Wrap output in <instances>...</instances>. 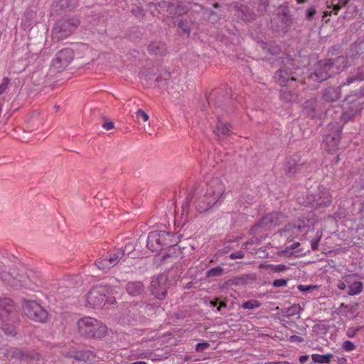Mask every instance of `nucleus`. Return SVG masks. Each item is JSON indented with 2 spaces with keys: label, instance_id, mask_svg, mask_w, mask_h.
<instances>
[{
  "label": "nucleus",
  "instance_id": "f257e3e1",
  "mask_svg": "<svg viewBox=\"0 0 364 364\" xmlns=\"http://www.w3.org/2000/svg\"><path fill=\"white\" fill-rule=\"evenodd\" d=\"M225 186L218 178L210 180L205 192L196 200V209L200 213L220 205L224 198Z\"/></svg>",
  "mask_w": 364,
  "mask_h": 364
},
{
  "label": "nucleus",
  "instance_id": "f03ea898",
  "mask_svg": "<svg viewBox=\"0 0 364 364\" xmlns=\"http://www.w3.org/2000/svg\"><path fill=\"white\" fill-rule=\"evenodd\" d=\"M180 236L171 234L165 230H156L151 232L147 237V247L152 252L159 251L164 247L176 245Z\"/></svg>",
  "mask_w": 364,
  "mask_h": 364
},
{
  "label": "nucleus",
  "instance_id": "7ed1b4c3",
  "mask_svg": "<svg viewBox=\"0 0 364 364\" xmlns=\"http://www.w3.org/2000/svg\"><path fill=\"white\" fill-rule=\"evenodd\" d=\"M77 326L80 333L87 338H102L106 333V326L91 317L80 319Z\"/></svg>",
  "mask_w": 364,
  "mask_h": 364
},
{
  "label": "nucleus",
  "instance_id": "20e7f679",
  "mask_svg": "<svg viewBox=\"0 0 364 364\" xmlns=\"http://www.w3.org/2000/svg\"><path fill=\"white\" fill-rule=\"evenodd\" d=\"M79 25L80 21L75 17L59 20L53 29V39L60 41L66 38L73 33Z\"/></svg>",
  "mask_w": 364,
  "mask_h": 364
},
{
  "label": "nucleus",
  "instance_id": "39448f33",
  "mask_svg": "<svg viewBox=\"0 0 364 364\" xmlns=\"http://www.w3.org/2000/svg\"><path fill=\"white\" fill-rule=\"evenodd\" d=\"M23 309L25 314L35 321L42 323L48 318V311L35 301H24Z\"/></svg>",
  "mask_w": 364,
  "mask_h": 364
},
{
  "label": "nucleus",
  "instance_id": "423d86ee",
  "mask_svg": "<svg viewBox=\"0 0 364 364\" xmlns=\"http://www.w3.org/2000/svg\"><path fill=\"white\" fill-rule=\"evenodd\" d=\"M109 291L107 286H96L92 287L86 295L87 304L92 307L101 306L106 301Z\"/></svg>",
  "mask_w": 364,
  "mask_h": 364
},
{
  "label": "nucleus",
  "instance_id": "0eeeda50",
  "mask_svg": "<svg viewBox=\"0 0 364 364\" xmlns=\"http://www.w3.org/2000/svg\"><path fill=\"white\" fill-rule=\"evenodd\" d=\"M336 73H338V70H334L333 63L331 60L326 59L318 63L316 70L313 75H311V77L314 78L318 82H321L326 80Z\"/></svg>",
  "mask_w": 364,
  "mask_h": 364
},
{
  "label": "nucleus",
  "instance_id": "6e6552de",
  "mask_svg": "<svg viewBox=\"0 0 364 364\" xmlns=\"http://www.w3.org/2000/svg\"><path fill=\"white\" fill-rule=\"evenodd\" d=\"M73 58L74 54L71 49H63L56 54L55 58L53 60L52 67L57 72H60L68 66Z\"/></svg>",
  "mask_w": 364,
  "mask_h": 364
},
{
  "label": "nucleus",
  "instance_id": "1a4fd4ad",
  "mask_svg": "<svg viewBox=\"0 0 364 364\" xmlns=\"http://www.w3.org/2000/svg\"><path fill=\"white\" fill-rule=\"evenodd\" d=\"M167 279L166 275L160 274L153 277L151 281L150 291L158 299H164L166 297Z\"/></svg>",
  "mask_w": 364,
  "mask_h": 364
},
{
  "label": "nucleus",
  "instance_id": "9d476101",
  "mask_svg": "<svg viewBox=\"0 0 364 364\" xmlns=\"http://www.w3.org/2000/svg\"><path fill=\"white\" fill-rule=\"evenodd\" d=\"M282 215L279 213H271L266 214L252 227L251 231L256 233L260 228H269L272 226L279 225L282 222Z\"/></svg>",
  "mask_w": 364,
  "mask_h": 364
},
{
  "label": "nucleus",
  "instance_id": "9b49d317",
  "mask_svg": "<svg viewBox=\"0 0 364 364\" xmlns=\"http://www.w3.org/2000/svg\"><path fill=\"white\" fill-rule=\"evenodd\" d=\"M0 279L9 286L19 288L24 287L23 281L16 277L12 273L7 271L6 267L0 263Z\"/></svg>",
  "mask_w": 364,
  "mask_h": 364
},
{
  "label": "nucleus",
  "instance_id": "f8f14e48",
  "mask_svg": "<svg viewBox=\"0 0 364 364\" xmlns=\"http://www.w3.org/2000/svg\"><path fill=\"white\" fill-rule=\"evenodd\" d=\"M332 196L330 191L326 188L319 189L317 198L313 201H309L312 206L315 208H321L328 206L331 203Z\"/></svg>",
  "mask_w": 364,
  "mask_h": 364
},
{
  "label": "nucleus",
  "instance_id": "ddd939ff",
  "mask_svg": "<svg viewBox=\"0 0 364 364\" xmlns=\"http://www.w3.org/2000/svg\"><path fill=\"white\" fill-rule=\"evenodd\" d=\"M341 139L340 130L337 129L332 134H327L323 139V148L329 153H333L338 149Z\"/></svg>",
  "mask_w": 364,
  "mask_h": 364
},
{
  "label": "nucleus",
  "instance_id": "4468645a",
  "mask_svg": "<svg viewBox=\"0 0 364 364\" xmlns=\"http://www.w3.org/2000/svg\"><path fill=\"white\" fill-rule=\"evenodd\" d=\"M274 78L281 86H286L289 81L296 80L291 69L286 67L277 70L275 73Z\"/></svg>",
  "mask_w": 364,
  "mask_h": 364
},
{
  "label": "nucleus",
  "instance_id": "2eb2a0df",
  "mask_svg": "<svg viewBox=\"0 0 364 364\" xmlns=\"http://www.w3.org/2000/svg\"><path fill=\"white\" fill-rule=\"evenodd\" d=\"M14 305L11 299L4 298L0 299V319L3 321L9 320V316L12 315Z\"/></svg>",
  "mask_w": 364,
  "mask_h": 364
},
{
  "label": "nucleus",
  "instance_id": "dca6fc26",
  "mask_svg": "<svg viewBox=\"0 0 364 364\" xmlns=\"http://www.w3.org/2000/svg\"><path fill=\"white\" fill-rule=\"evenodd\" d=\"M358 307L359 306L357 303L350 306L346 305L342 303L338 308V311L341 315L347 317L348 319H353L359 314Z\"/></svg>",
  "mask_w": 364,
  "mask_h": 364
},
{
  "label": "nucleus",
  "instance_id": "f3484780",
  "mask_svg": "<svg viewBox=\"0 0 364 364\" xmlns=\"http://www.w3.org/2000/svg\"><path fill=\"white\" fill-rule=\"evenodd\" d=\"M53 6L56 11H72L77 6V0H56Z\"/></svg>",
  "mask_w": 364,
  "mask_h": 364
},
{
  "label": "nucleus",
  "instance_id": "a211bd4d",
  "mask_svg": "<svg viewBox=\"0 0 364 364\" xmlns=\"http://www.w3.org/2000/svg\"><path fill=\"white\" fill-rule=\"evenodd\" d=\"M149 53L156 55H164L166 53V46L161 41H152L148 46Z\"/></svg>",
  "mask_w": 364,
  "mask_h": 364
},
{
  "label": "nucleus",
  "instance_id": "6ab92c4d",
  "mask_svg": "<svg viewBox=\"0 0 364 364\" xmlns=\"http://www.w3.org/2000/svg\"><path fill=\"white\" fill-rule=\"evenodd\" d=\"M341 85L338 87H328L323 91V98L327 102H335L341 97Z\"/></svg>",
  "mask_w": 364,
  "mask_h": 364
},
{
  "label": "nucleus",
  "instance_id": "aec40b11",
  "mask_svg": "<svg viewBox=\"0 0 364 364\" xmlns=\"http://www.w3.org/2000/svg\"><path fill=\"white\" fill-rule=\"evenodd\" d=\"M126 290L129 295L134 296L143 292L144 286L141 282H130L127 284Z\"/></svg>",
  "mask_w": 364,
  "mask_h": 364
},
{
  "label": "nucleus",
  "instance_id": "412c9836",
  "mask_svg": "<svg viewBox=\"0 0 364 364\" xmlns=\"http://www.w3.org/2000/svg\"><path fill=\"white\" fill-rule=\"evenodd\" d=\"M112 267L117 265L121 260L124 259V252L122 249H117L109 253L106 257Z\"/></svg>",
  "mask_w": 364,
  "mask_h": 364
},
{
  "label": "nucleus",
  "instance_id": "4be33fe9",
  "mask_svg": "<svg viewBox=\"0 0 364 364\" xmlns=\"http://www.w3.org/2000/svg\"><path fill=\"white\" fill-rule=\"evenodd\" d=\"M232 127L230 124L226 122H223L218 119V122L216 126V134L218 137H223L225 136H228L231 132Z\"/></svg>",
  "mask_w": 364,
  "mask_h": 364
},
{
  "label": "nucleus",
  "instance_id": "5701e85b",
  "mask_svg": "<svg viewBox=\"0 0 364 364\" xmlns=\"http://www.w3.org/2000/svg\"><path fill=\"white\" fill-rule=\"evenodd\" d=\"M364 80V65L359 67L356 73L351 76L347 77L346 81L341 84V86L349 85L353 82L356 81H363Z\"/></svg>",
  "mask_w": 364,
  "mask_h": 364
},
{
  "label": "nucleus",
  "instance_id": "b1692460",
  "mask_svg": "<svg viewBox=\"0 0 364 364\" xmlns=\"http://www.w3.org/2000/svg\"><path fill=\"white\" fill-rule=\"evenodd\" d=\"M305 228V225L303 222H299L297 225L288 224L284 226V232L289 233V236L297 235L302 232V229Z\"/></svg>",
  "mask_w": 364,
  "mask_h": 364
},
{
  "label": "nucleus",
  "instance_id": "393cba45",
  "mask_svg": "<svg viewBox=\"0 0 364 364\" xmlns=\"http://www.w3.org/2000/svg\"><path fill=\"white\" fill-rule=\"evenodd\" d=\"M349 1L350 0H332L331 1L332 6H333L332 10L325 11L323 13V17L325 18L328 16H331V14L333 13V11H334L335 14H337L338 11L340 10V9L342 6H346L349 2Z\"/></svg>",
  "mask_w": 364,
  "mask_h": 364
},
{
  "label": "nucleus",
  "instance_id": "a878e982",
  "mask_svg": "<svg viewBox=\"0 0 364 364\" xmlns=\"http://www.w3.org/2000/svg\"><path fill=\"white\" fill-rule=\"evenodd\" d=\"M70 357L79 361L87 362L90 360L94 357L93 353L90 350L77 351L73 355H70Z\"/></svg>",
  "mask_w": 364,
  "mask_h": 364
},
{
  "label": "nucleus",
  "instance_id": "bb28decb",
  "mask_svg": "<svg viewBox=\"0 0 364 364\" xmlns=\"http://www.w3.org/2000/svg\"><path fill=\"white\" fill-rule=\"evenodd\" d=\"M299 168V164H297L296 157L288 158L285 164L284 170L289 173H296Z\"/></svg>",
  "mask_w": 364,
  "mask_h": 364
},
{
  "label": "nucleus",
  "instance_id": "cd10ccee",
  "mask_svg": "<svg viewBox=\"0 0 364 364\" xmlns=\"http://www.w3.org/2000/svg\"><path fill=\"white\" fill-rule=\"evenodd\" d=\"M363 285L361 282H352L348 286V294L350 296L358 295L363 291Z\"/></svg>",
  "mask_w": 364,
  "mask_h": 364
},
{
  "label": "nucleus",
  "instance_id": "c85d7f7f",
  "mask_svg": "<svg viewBox=\"0 0 364 364\" xmlns=\"http://www.w3.org/2000/svg\"><path fill=\"white\" fill-rule=\"evenodd\" d=\"M332 358H333V355L331 353H328L326 355L313 354L311 355L312 360L314 363H321V364L330 363L331 359Z\"/></svg>",
  "mask_w": 364,
  "mask_h": 364
},
{
  "label": "nucleus",
  "instance_id": "c756f323",
  "mask_svg": "<svg viewBox=\"0 0 364 364\" xmlns=\"http://www.w3.org/2000/svg\"><path fill=\"white\" fill-rule=\"evenodd\" d=\"M278 18L281 21L283 28H287L291 23V17L287 11H282L277 14Z\"/></svg>",
  "mask_w": 364,
  "mask_h": 364
},
{
  "label": "nucleus",
  "instance_id": "7c9ffc66",
  "mask_svg": "<svg viewBox=\"0 0 364 364\" xmlns=\"http://www.w3.org/2000/svg\"><path fill=\"white\" fill-rule=\"evenodd\" d=\"M280 99L287 102H293L296 100V95L287 89H282L280 90Z\"/></svg>",
  "mask_w": 364,
  "mask_h": 364
},
{
  "label": "nucleus",
  "instance_id": "2f4dec72",
  "mask_svg": "<svg viewBox=\"0 0 364 364\" xmlns=\"http://www.w3.org/2000/svg\"><path fill=\"white\" fill-rule=\"evenodd\" d=\"M95 265L100 270H102L105 272H107L112 267L107 257L99 258L97 260H96Z\"/></svg>",
  "mask_w": 364,
  "mask_h": 364
},
{
  "label": "nucleus",
  "instance_id": "473e14b6",
  "mask_svg": "<svg viewBox=\"0 0 364 364\" xmlns=\"http://www.w3.org/2000/svg\"><path fill=\"white\" fill-rule=\"evenodd\" d=\"M301 311V307L299 304H295L291 306L290 307L287 308L285 310V313L284 314V316H287L288 318L300 314V312Z\"/></svg>",
  "mask_w": 364,
  "mask_h": 364
},
{
  "label": "nucleus",
  "instance_id": "72a5a7b5",
  "mask_svg": "<svg viewBox=\"0 0 364 364\" xmlns=\"http://www.w3.org/2000/svg\"><path fill=\"white\" fill-rule=\"evenodd\" d=\"M224 273L225 271L223 268H222L221 267H216L208 270L205 274L207 277H215L222 276L223 274H224Z\"/></svg>",
  "mask_w": 364,
  "mask_h": 364
},
{
  "label": "nucleus",
  "instance_id": "f704fd0d",
  "mask_svg": "<svg viewBox=\"0 0 364 364\" xmlns=\"http://www.w3.org/2000/svg\"><path fill=\"white\" fill-rule=\"evenodd\" d=\"M254 278L250 275H242V277H235L232 279V284L235 285H244L249 282V280H252Z\"/></svg>",
  "mask_w": 364,
  "mask_h": 364
},
{
  "label": "nucleus",
  "instance_id": "c9c22d12",
  "mask_svg": "<svg viewBox=\"0 0 364 364\" xmlns=\"http://www.w3.org/2000/svg\"><path fill=\"white\" fill-rule=\"evenodd\" d=\"M355 274H347L343 277V281H338L337 284L338 289L341 290H343L346 289V283H351L353 282V278L355 277Z\"/></svg>",
  "mask_w": 364,
  "mask_h": 364
},
{
  "label": "nucleus",
  "instance_id": "e433bc0d",
  "mask_svg": "<svg viewBox=\"0 0 364 364\" xmlns=\"http://www.w3.org/2000/svg\"><path fill=\"white\" fill-rule=\"evenodd\" d=\"M260 302L257 300L251 299L242 303V306L245 309H254L259 307Z\"/></svg>",
  "mask_w": 364,
  "mask_h": 364
},
{
  "label": "nucleus",
  "instance_id": "4c0bfd02",
  "mask_svg": "<svg viewBox=\"0 0 364 364\" xmlns=\"http://www.w3.org/2000/svg\"><path fill=\"white\" fill-rule=\"evenodd\" d=\"M304 112L307 116H309V117H311L312 119L316 117V114L314 113L315 112L314 109L312 106L311 102H306V105L304 109Z\"/></svg>",
  "mask_w": 364,
  "mask_h": 364
},
{
  "label": "nucleus",
  "instance_id": "58836bf2",
  "mask_svg": "<svg viewBox=\"0 0 364 364\" xmlns=\"http://www.w3.org/2000/svg\"><path fill=\"white\" fill-rule=\"evenodd\" d=\"M122 250V252H124L125 259L127 257H130V255L132 254V252L135 250V245L132 242H129L124 246V249Z\"/></svg>",
  "mask_w": 364,
  "mask_h": 364
},
{
  "label": "nucleus",
  "instance_id": "ea45409f",
  "mask_svg": "<svg viewBox=\"0 0 364 364\" xmlns=\"http://www.w3.org/2000/svg\"><path fill=\"white\" fill-rule=\"evenodd\" d=\"M321 236L322 233L319 231H317L316 234V238L313 239L311 242L312 250L315 251L318 249V243L321 240Z\"/></svg>",
  "mask_w": 364,
  "mask_h": 364
},
{
  "label": "nucleus",
  "instance_id": "a19ab883",
  "mask_svg": "<svg viewBox=\"0 0 364 364\" xmlns=\"http://www.w3.org/2000/svg\"><path fill=\"white\" fill-rule=\"evenodd\" d=\"M342 348L344 350L350 352L355 349V345L350 341H345L342 344Z\"/></svg>",
  "mask_w": 364,
  "mask_h": 364
},
{
  "label": "nucleus",
  "instance_id": "79ce46f5",
  "mask_svg": "<svg viewBox=\"0 0 364 364\" xmlns=\"http://www.w3.org/2000/svg\"><path fill=\"white\" fill-rule=\"evenodd\" d=\"M136 116L138 120L141 119L144 122H147L149 119V115L141 109H138L136 111Z\"/></svg>",
  "mask_w": 364,
  "mask_h": 364
},
{
  "label": "nucleus",
  "instance_id": "37998d69",
  "mask_svg": "<svg viewBox=\"0 0 364 364\" xmlns=\"http://www.w3.org/2000/svg\"><path fill=\"white\" fill-rule=\"evenodd\" d=\"M189 207H190V200H189L188 198H187L186 199V200L183 203L182 206H181V209H182L181 215H182V217L187 216L188 213V210H189Z\"/></svg>",
  "mask_w": 364,
  "mask_h": 364
},
{
  "label": "nucleus",
  "instance_id": "c03bdc74",
  "mask_svg": "<svg viewBox=\"0 0 364 364\" xmlns=\"http://www.w3.org/2000/svg\"><path fill=\"white\" fill-rule=\"evenodd\" d=\"M287 282H288V280H287V279H275V280L272 282V285H273V287H285V286H287Z\"/></svg>",
  "mask_w": 364,
  "mask_h": 364
},
{
  "label": "nucleus",
  "instance_id": "a18cd8bd",
  "mask_svg": "<svg viewBox=\"0 0 364 364\" xmlns=\"http://www.w3.org/2000/svg\"><path fill=\"white\" fill-rule=\"evenodd\" d=\"M269 267L272 271L275 272H284L287 269V266L284 264L270 265Z\"/></svg>",
  "mask_w": 364,
  "mask_h": 364
},
{
  "label": "nucleus",
  "instance_id": "49530a36",
  "mask_svg": "<svg viewBox=\"0 0 364 364\" xmlns=\"http://www.w3.org/2000/svg\"><path fill=\"white\" fill-rule=\"evenodd\" d=\"M245 257V252L243 251H236L230 255L229 257L231 259H242Z\"/></svg>",
  "mask_w": 364,
  "mask_h": 364
},
{
  "label": "nucleus",
  "instance_id": "de8ad7c7",
  "mask_svg": "<svg viewBox=\"0 0 364 364\" xmlns=\"http://www.w3.org/2000/svg\"><path fill=\"white\" fill-rule=\"evenodd\" d=\"M9 83V80L7 77H4L2 80L1 83L0 84V95L5 92L8 87V85Z\"/></svg>",
  "mask_w": 364,
  "mask_h": 364
},
{
  "label": "nucleus",
  "instance_id": "09e8293b",
  "mask_svg": "<svg viewBox=\"0 0 364 364\" xmlns=\"http://www.w3.org/2000/svg\"><path fill=\"white\" fill-rule=\"evenodd\" d=\"M210 344L208 342H203L198 343L196 346V350L197 352H203L209 347Z\"/></svg>",
  "mask_w": 364,
  "mask_h": 364
},
{
  "label": "nucleus",
  "instance_id": "8fccbe9b",
  "mask_svg": "<svg viewBox=\"0 0 364 364\" xmlns=\"http://www.w3.org/2000/svg\"><path fill=\"white\" fill-rule=\"evenodd\" d=\"M178 27L181 28L184 33H189V28L187 22L180 21L178 23Z\"/></svg>",
  "mask_w": 364,
  "mask_h": 364
},
{
  "label": "nucleus",
  "instance_id": "3c124183",
  "mask_svg": "<svg viewBox=\"0 0 364 364\" xmlns=\"http://www.w3.org/2000/svg\"><path fill=\"white\" fill-rule=\"evenodd\" d=\"M316 288V286H314V285H309V286L299 285L298 286V289L300 291H303V292H306L311 289H314Z\"/></svg>",
  "mask_w": 364,
  "mask_h": 364
},
{
  "label": "nucleus",
  "instance_id": "603ef678",
  "mask_svg": "<svg viewBox=\"0 0 364 364\" xmlns=\"http://www.w3.org/2000/svg\"><path fill=\"white\" fill-rule=\"evenodd\" d=\"M3 331L7 335L14 336L16 335V331L14 327L12 326H6L3 328Z\"/></svg>",
  "mask_w": 364,
  "mask_h": 364
},
{
  "label": "nucleus",
  "instance_id": "864d4df0",
  "mask_svg": "<svg viewBox=\"0 0 364 364\" xmlns=\"http://www.w3.org/2000/svg\"><path fill=\"white\" fill-rule=\"evenodd\" d=\"M315 14H316V10L314 8L311 7V8L308 9L306 10V19L311 20L314 17Z\"/></svg>",
  "mask_w": 364,
  "mask_h": 364
},
{
  "label": "nucleus",
  "instance_id": "5fc2aeb1",
  "mask_svg": "<svg viewBox=\"0 0 364 364\" xmlns=\"http://www.w3.org/2000/svg\"><path fill=\"white\" fill-rule=\"evenodd\" d=\"M151 353L149 352H141L137 353L135 357L136 358H143V359H147L151 357Z\"/></svg>",
  "mask_w": 364,
  "mask_h": 364
},
{
  "label": "nucleus",
  "instance_id": "6e6d98bb",
  "mask_svg": "<svg viewBox=\"0 0 364 364\" xmlns=\"http://www.w3.org/2000/svg\"><path fill=\"white\" fill-rule=\"evenodd\" d=\"M358 331V328H348L346 331V335L349 338H353L356 334Z\"/></svg>",
  "mask_w": 364,
  "mask_h": 364
},
{
  "label": "nucleus",
  "instance_id": "4d7b16f0",
  "mask_svg": "<svg viewBox=\"0 0 364 364\" xmlns=\"http://www.w3.org/2000/svg\"><path fill=\"white\" fill-rule=\"evenodd\" d=\"M289 341L302 343L304 341V338L301 336L293 335L290 336Z\"/></svg>",
  "mask_w": 364,
  "mask_h": 364
},
{
  "label": "nucleus",
  "instance_id": "13d9d810",
  "mask_svg": "<svg viewBox=\"0 0 364 364\" xmlns=\"http://www.w3.org/2000/svg\"><path fill=\"white\" fill-rule=\"evenodd\" d=\"M102 127L107 130H110L114 128V123L112 122H107L103 124Z\"/></svg>",
  "mask_w": 364,
  "mask_h": 364
},
{
  "label": "nucleus",
  "instance_id": "bf43d9fd",
  "mask_svg": "<svg viewBox=\"0 0 364 364\" xmlns=\"http://www.w3.org/2000/svg\"><path fill=\"white\" fill-rule=\"evenodd\" d=\"M309 360V355H301L300 358H299V362L301 363H306L307 360Z\"/></svg>",
  "mask_w": 364,
  "mask_h": 364
},
{
  "label": "nucleus",
  "instance_id": "052dcab7",
  "mask_svg": "<svg viewBox=\"0 0 364 364\" xmlns=\"http://www.w3.org/2000/svg\"><path fill=\"white\" fill-rule=\"evenodd\" d=\"M222 306H226V304H225V302H223V301H222V302H220V303L219 306L218 307V311H220V308H221Z\"/></svg>",
  "mask_w": 364,
  "mask_h": 364
},
{
  "label": "nucleus",
  "instance_id": "680f3d73",
  "mask_svg": "<svg viewBox=\"0 0 364 364\" xmlns=\"http://www.w3.org/2000/svg\"><path fill=\"white\" fill-rule=\"evenodd\" d=\"M270 364H290L287 362L270 363Z\"/></svg>",
  "mask_w": 364,
  "mask_h": 364
},
{
  "label": "nucleus",
  "instance_id": "e2e57ef3",
  "mask_svg": "<svg viewBox=\"0 0 364 364\" xmlns=\"http://www.w3.org/2000/svg\"><path fill=\"white\" fill-rule=\"evenodd\" d=\"M299 245V242H294V243L292 245V248H293V249H295V248H296Z\"/></svg>",
  "mask_w": 364,
  "mask_h": 364
},
{
  "label": "nucleus",
  "instance_id": "0e129e2a",
  "mask_svg": "<svg viewBox=\"0 0 364 364\" xmlns=\"http://www.w3.org/2000/svg\"><path fill=\"white\" fill-rule=\"evenodd\" d=\"M298 4H303L306 1V0H296Z\"/></svg>",
  "mask_w": 364,
  "mask_h": 364
},
{
  "label": "nucleus",
  "instance_id": "69168bd1",
  "mask_svg": "<svg viewBox=\"0 0 364 364\" xmlns=\"http://www.w3.org/2000/svg\"><path fill=\"white\" fill-rule=\"evenodd\" d=\"M217 304H218V301H211V304H212L213 306H216V305H217Z\"/></svg>",
  "mask_w": 364,
  "mask_h": 364
},
{
  "label": "nucleus",
  "instance_id": "338daca9",
  "mask_svg": "<svg viewBox=\"0 0 364 364\" xmlns=\"http://www.w3.org/2000/svg\"><path fill=\"white\" fill-rule=\"evenodd\" d=\"M356 9V8L352 5H350L348 7V9Z\"/></svg>",
  "mask_w": 364,
  "mask_h": 364
},
{
  "label": "nucleus",
  "instance_id": "774afa93",
  "mask_svg": "<svg viewBox=\"0 0 364 364\" xmlns=\"http://www.w3.org/2000/svg\"><path fill=\"white\" fill-rule=\"evenodd\" d=\"M340 161V158L338 156H336V162H338Z\"/></svg>",
  "mask_w": 364,
  "mask_h": 364
}]
</instances>
